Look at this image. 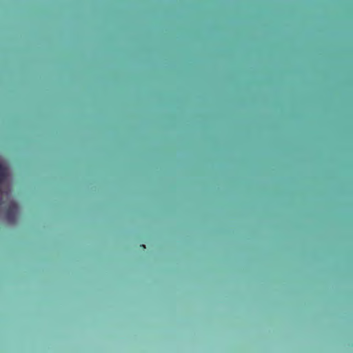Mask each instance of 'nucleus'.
I'll use <instances>...</instances> for the list:
<instances>
[{
  "label": "nucleus",
  "instance_id": "obj_1",
  "mask_svg": "<svg viewBox=\"0 0 353 353\" xmlns=\"http://www.w3.org/2000/svg\"><path fill=\"white\" fill-rule=\"evenodd\" d=\"M18 209V205L14 202L8 205L6 211V217L8 222L14 223L16 221Z\"/></svg>",
  "mask_w": 353,
  "mask_h": 353
},
{
  "label": "nucleus",
  "instance_id": "obj_2",
  "mask_svg": "<svg viewBox=\"0 0 353 353\" xmlns=\"http://www.w3.org/2000/svg\"><path fill=\"white\" fill-rule=\"evenodd\" d=\"M7 169L3 165L0 163V184L6 179Z\"/></svg>",
  "mask_w": 353,
  "mask_h": 353
},
{
  "label": "nucleus",
  "instance_id": "obj_3",
  "mask_svg": "<svg viewBox=\"0 0 353 353\" xmlns=\"http://www.w3.org/2000/svg\"><path fill=\"white\" fill-rule=\"evenodd\" d=\"M141 247H142L143 249H145V246L144 245H141Z\"/></svg>",
  "mask_w": 353,
  "mask_h": 353
}]
</instances>
